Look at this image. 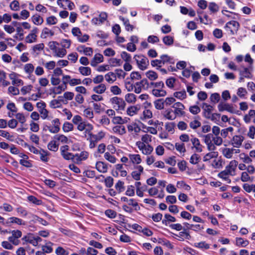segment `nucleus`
Returning <instances> with one entry per match:
<instances>
[{
	"label": "nucleus",
	"mask_w": 255,
	"mask_h": 255,
	"mask_svg": "<svg viewBox=\"0 0 255 255\" xmlns=\"http://www.w3.org/2000/svg\"><path fill=\"white\" fill-rule=\"evenodd\" d=\"M238 162L235 160L230 161L225 169L220 172L218 174V177L226 181L227 183H231V180L229 178V176H234L235 175V171L238 165Z\"/></svg>",
	"instance_id": "f257e3e1"
},
{
	"label": "nucleus",
	"mask_w": 255,
	"mask_h": 255,
	"mask_svg": "<svg viewBox=\"0 0 255 255\" xmlns=\"http://www.w3.org/2000/svg\"><path fill=\"white\" fill-rule=\"evenodd\" d=\"M133 58L135 59L138 67L141 70L147 68L149 65V60L147 57L143 55H135Z\"/></svg>",
	"instance_id": "f03ea898"
},
{
	"label": "nucleus",
	"mask_w": 255,
	"mask_h": 255,
	"mask_svg": "<svg viewBox=\"0 0 255 255\" xmlns=\"http://www.w3.org/2000/svg\"><path fill=\"white\" fill-rule=\"evenodd\" d=\"M203 138V141L207 145V149L209 151H215L217 148L214 144H213V134L212 133H208L207 134L202 135L201 136Z\"/></svg>",
	"instance_id": "7ed1b4c3"
},
{
	"label": "nucleus",
	"mask_w": 255,
	"mask_h": 255,
	"mask_svg": "<svg viewBox=\"0 0 255 255\" xmlns=\"http://www.w3.org/2000/svg\"><path fill=\"white\" fill-rule=\"evenodd\" d=\"M110 101L113 104L114 108L116 110H124L125 106L126 103L123 99L118 97H115L110 99Z\"/></svg>",
	"instance_id": "20e7f679"
},
{
	"label": "nucleus",
	"mask_w": 255,
	"mask_h": 255,
	"mask_svg": "<svg viewBox=\"0 0 255 255\" xmlns=\"http://www.w3.org/2000/svg\"><path fill=\"white\" fill-rule=\"evenodd\" d=\"M69 147L68 145H65L60 147V150L62 157L67 160H72L73 161L74 154L68 152Z\"/></svg>",
	"instance_id": "39448f33"
},
{
	"label": "nucleus",
	"mask_w": 255,
	"mask_h": 255,
	"mask_svg": "<svg viewBox=\"0 0 255 255\" xmlns=\"http://www.w3.org/2000/svg\"><path fill=\"white\" fill-rule=\"evenodd\" d=\"M73 162L80 164L82 161L86 160L89 157V152L86 151H83L80 153H76L74 154Z\"/></svg>",
	"instance_id": "423d86ee"
},
{
	"label": "nucleus",
	"mask_w": 255,
	"mask_h": 255,
	"mask_svg": "<svg viewBox=\"0 0 255 255\" xmlns=\"http://www.w3.org/2000/svg\"><path fill=\"white\" fill-rule=\"evenodd\" d=\"M218 108L220 112L227 111L231 113L237 114H239L238 113L239 112V111H235L232 105L227 103H220L218 106Z\"/></svg>",
	"instance_id": "0eeeda50"
},
{
	"label": "nucleus",
	"mask_w": 255,
	"mask_h": 255,
	"mask_svg": "<svg viewBox=\"0 0 255 255\" xmlns=\"http://www.w3.org/2000/svg\"><path fill=\"white\" fill-rule=\"evenodd\" d=\"M52 126H48L47 128L50 132L52 133H56L58 132L60 129V122L59 119H55L52 122Z\"/></svg>",
	"instance_id": "6e6552de"
},
{
	"label": "nucleus",
	"mask_w": 255,
	"mask_h": 255,
	"mask_svg": "<svg viewBox=\"0 0 255 255\" xmlns=\"http://www.w3.org/2000/svg\"><path fill=\"white\" fill-rule=\"evenodd\" d=\"M244 140V137L241 135H234L231 140V144L234 147L239 148L242 144Z\"/></svg>",
	"instance_id": "1a4fd4ad"
},
{
	"label": "nucleus",
	"mask_w": 255,
	"mask_h": 255,
	"mask_svg": "<svg viewBox=\"0 0 255 255\" xmlns=\"http://www.w3.org/2000/svg\"><path fill=\"white\" fill-rule=\"evenodd\" d=\"M253 67L251 65L249 68L243 67V69L239 70L240 76L245 77L246 78L252 79L253 75Z\"/></svg>",
	"instance_id": "9d476101"
},
{
	"label": "nucleus",
	"mask_w": 255,
	"mask_h": 255,
	"mask_svg": "<svg viewBox=\"0 0 255 255\" xmlns=\"http://www.w3.org/2000/svg\"><path fill=\"white\" fill-rule=\"evenodd\" d=\"M134 168L136 170L133 171L131 172V176L134 180H139L140 179V175L143 172V168L141 165H137Z\"/></svg>",
	"instance_id": "9b49d317"
},
{
	"label": "nucleus",
	"mask_w": 255,
	"mask_h": 255,
	"mask_svg": "<svg viewBox=\"0 0 255 255\" xmlns=\"http://www.w3.org/2000/svg\"><path fill=\"white\" fill-rule=\"evenodd\" d=\"M77 125V128L80 131L86 130V131L87 132L90 131L93 129V126L91 124L85 122H82Z\"/></svg>",
	"instance_id": "f8f14e48"
},
{
	"label": "nucleus",
	"mask_w": 255,
	"mask_h": 255,
	"mask_svg": "<svg viewBox=\"0 0 255 255\" xmlns=\"http://www.w3.org/2000/svg\"><path fill=\"white\" fill-rule=\"evenodd\" d=\"M77 50L79 52L83 53L87 56H91L93 53L92 48L85 47L84 45L79 46L77 48Z\"/></svg>",
	"instance_id": "ddd939ff"
},
{
	"label": "nucleus",
	"mask_w": 255,
	"mask_h": 255,
	"mask_svg": "<svg viewBox=\"0 0 255 255\" xmlns=\"http://www.w3.org/2000/svg\"><path fill=\"white\" fill-rule=\"evenodd\" d=\"M191 141L197 152H201L203 151V147L204 146L201 144L198 138L196 137L192 138L191 139Z\"/></svg>",
	"instance_id": "4468645a"
},
{
	"label": "nucleus",
	"mask_w": 255,
	"mask_h": 255,
	"mask_svg": "<svg viewBox=\"0 0 255 255\" xmlns=\"http://www.w3.org/2000/svg\"><path fill=\"white\" fill-rule=\"evenodd\" d=\"M183 225L185 226V227L183 228V230L186 231L188 230H192L194 231H198L199 230H201L203 228L200 225L197 224V225H193V224H190L187 223H184Z\"/></svg>",
	"instance_id": "2eb2a0df"
},
{
	"label": "nucleus",
	"mask_w": 255,
	"mask_h": 255,
	"mask_svg": "<svg viewBox=\"0 0 255 255\" xmlns=\"http://www.w3.org/2000/svg\"><path fill=\"white\" fill-rule=\"evenodd\" d=\"M160 58L162 60L163 65L167 63L173 64L175 63V59L174 58L167 54H163L160 56Z\"/></svg>",
	"instance_id": "dca6fc26"
},
{
	"label": "nucleus",
	"mask_w": 255,
	"mask_h": 255,
	"mask_svg": "<svg viewBox=\"0 0 255 255\" xmlns=\"http://www.w3.org/2000/svg\"><path fill=\"white\" fill-rule=\"evenodd\" d=\"M10 224H16L18 225H25L26 223L22 219L17 217H12L8 219V225L10 226Z\"/></svg>",
	"instance_id": "f3484780"
},
{
	"label": "nucleus",
	"mask_w": 255,
	"mask_h": 255,
	"mask_svg": "<svg viewBox=\"0 0 255 255\" xmlns=\"http://www.w3.org/2000/svg\"><path fill=\"white\" fill-rule=\"evenodd\" d=\"M119 19L123 21V24L125 26V29L127 31H131L133 30L134 29V26L129 23V21L128 18H126L122 16H120Z\"/></svg>",
	"instance_id": "a211bd4d"
},
{
	"label": "nucleus",
	"mask_w": 255,
	"mask_h": 255,
	"mask_svg": "<svg viewBox=\"0 0 255 255\" xmlns=\"http://www.w3.org/2000/svg\"><path fill=\"white\" fill-rule=\"evenodd\" d=\"M17 74L12 72L9 75V77L12 80V84L13 85L19 86L23 85V81L19 79H16Z\"/></svg>",
	"instance_id": "6ab92c4d"
},
{
	"label": "nucleus",
	"mask_w": 255,
	"mask_h": 255,
	"mask_svg": "<svg viewBox=\"0 0 255 255\" xmlns=\"http://www.w3.org/2000/svg\"><path fill=\"white\" fill-rule=\"evenodd\" d=\"M96 169L101 173H106L108 170L107 164L102 161H98L96 163Z\"/></svg>",
	"instance_id": "aec40b11"
},
{
	"label": "nucleus",
	"mask_w": 255,
	"mask_h": 255,
	"mask_svg": "<svg viewBox=\"0 0 255 255\" xmlns=\"http://www.w3.org/2000/svg\"><path fill=\"white\" fill-rule=\"evenodd\" d=\"M163 117L169 120H174L175 119V116L173 113V110L171 109L166 110L163 113Z\"/></svg>",
	"instance_id": "412c9836"
},
{
	"label": "nucleus",
	"mask_w": 255,
	"mask_h": 255,
	"mask_svg": "<svg viewBox=\"0 0 255 255\" xmlns=\"http://www.w3.org/2000/svg\"><path fill=\"white\" fill-rule=\"evenodd\" d=\"M128 129L129 132L133 131L135 133H138L140 130V128L135 123H132L128 126Z\"/></svg>",
	"instance_id": "4be33fe9"
},
{
	"label": "nucleus",
	"mask_w": 255,
	"mask_h": 255,
	"mask_svg": "<svg viewBox=\"0 0 255 255\" xmlns=\"http://www.w3.org/2000/svg\"><path fill=\"white\" fill-rule=\"evenodd\" d=\"M152 94L156 97H164L167 93L165 90L162 89H153Z\"/></svg>",
	"instance_id": "5701e85b"
},
{
	"label": "nucleus",
	"mask_w": 255,
	"mask_h": 255,
	"mask_svg": "<svg viewBox=\"0 0 255 255\" xmlns=\"http://www.w3.org/2000/svg\"><path fill=\"white\" fill-rule=\"evenodd\" d=\"M113 131L114 133L120 135H123L126 133V129L124 126L119 125L113 127Z\"/></svg>",
	"instance_id": "b1692460"
},
{
	"label": "nucleus",
	"mask_w": 255,
	"mask_h": 255,
	"mask_svg": "<svg viewBox=\"0 0 255 255\" xmlns=\"http://www.w3.org/2000/svg\"><path fill=\"white\" fill-rule=\"evenodd\" d=\"M239 27V23L235 20H231L229 21L225 25V27L227 28H231L233 27L236 32L238 30Z\"/></svg>",
	"instance_id": "393cba45"
},
{
	"label": "nucleus",
	"mask_w": 255,
	"mask_h": 255,
	"mask_svg": "<svg viewBox=\"0 0 255 255\" xmlns=\"http://www.w3.org/2000/svg\"><path fill=\"white\" fill-rule=\"evenodd\" d=\"M38 154L40 155V159L43 162H47L49 159L48 157L49 155V153L46 150L40 149V150H39V153Z\"/></svg>",
	"instance_id": "a878e982"
},
{
	"label": "nucleus",
	"mask_w": 255,
	"mask_h": 255,
	"mask_svg": "<svg viewBox=\"0 0 255 255\" xmlns=\"http://www.w3.org/2000/svg\"><path fill=\"white\" fill-rule=\"evenodd\" d=\"M211 152L206 154L203 157V161L204 162L208 161L211 159L217 158L218 155V153L215 151H210Z\"/></svg>",
	"instance_id": "bb28decb"
},
{
	"label": "nucleus",
	"mask_w": 255,
	"mask_h": 255,
	"mask_svg": "<svg viewBox=\"0 0 255 255\" xmlns=\"http://www.w3.org/2000/svg\"><path fill=\"white\" fill-rule=\"evenodd\" d=\"M106 80L110 84L114 83L117 79L116 75L115 73L110 72L105 76Z\"/></svg>",
	"instance_id": "cd10ccee"
},
{
	"label": "nucleus",
	"mask_w": 255,
	"mask_h": 255,
	"mask_svg": "<svg viewBox=\"0 0 255 255\" xmlns=\"http://www.w3.org/2000/svg\"><path fill=\"white\" fill-rule=\"evenodd\" d=\"M199 120L200 117L199 116L196 117L194 120L189 123L190 128L193 129H196L200 127L201 125V124L199 121Z\"/></svg>",
	"instance_id": "c85d7f7f"
},
{
	"label": "nucleus",
	"mask_w": 255,
	"mask_h": 255,
	"mask_svg": "<svg viewBox=\"0 0 255 255\" xmlns=\"http://www.w3.org/2000/svg\"><path fill=\"white\" fill-rule=\"evenodd\" d=\"M208 9L210 14H211L217 12L219 10L220 8L217 3L214 2H211L209 3Z\"/></svg>",
	"instance_id": "c756f323"
},
{
	"label": "nucleus",
	"mask_w": 255,
	"mask_h": 255,
	"mask_svg": "<svg viewBox=\"0 0 255 255\" xmlns=\"http://www.w3.org/2000/svg\"><path fill=\"white\" fill-rule=\"evenodd\" d=\"M165 219L162 220V223L163 224L167 226L169 222H175L176 221V218L171 215L166 214L164 215Z\"/></svg>",
	"instance_id": "7c9ffc66"
},
{
	"label": "nucleus",
	"mask_w": 255,
	"mask_h": 255,
	"mask_svg": "<svg viewBox=\"0 0 255 255\" xmlns=\"http://www.w3.org/2000/svg\"><path fill=\"white\" fill-rule=\"evenodd\" d=\"M93 90L97 94H102L104 93L106 90V87L105 84H101L98 86L95 87Z\"/></svg>",
	"instance_id": "2f4dec72"
},
{
	"label": "nucleus",
	"mask_w": 255,
	"mask_h": 255,
	"mask_svg": "<svg viewBox=\"0 0 255 255\" xmlns=\"http://www.w3.org/2000/svg\"><path fill=\"white\" fill-rule=\"evenodd\" d=\"M236 245L238 247H246L249 244L247 240H244L242 238H236Z\"/></svg>",
	"instance_id": "473e14b6"
},
{
	"label": "nucleus",
	"mask_w": 255,
	"mask_h": 255,
	"mask_svg": "<svg viewBox=\"0 0 255 255\" xmlns=\"http://www.w3.org/2000/svg\"><path fill=\"white\" fill-rule=\"evenodd\" d=\"M78 70L80 73L83 76H89L91 74V69L89 67L80 66Z\"/></svg>",
	"instance_id": "72a5a7b5"
},
{
	"label": "nucleus",
	"mask_w": 255,
	"mask_h": 255,
	"mask_svg": "<svg viewBox=\"0 0 255 255\" xmlns=\"http://www.w3.org/2000/svg\"><path fill=\"white\" fill-rule=\"evenodd\" d=\"M128 156L130 160L133 164H139L141 161L140 156L139 154H129Z\"/></svg>",
	"instance_id": "f704fd0d"
},
{
	"label": "nucleus",
	"mask_w": 255,
	"mask_h": 255,
	"mask_svg": "<svg viewBox=\"0 0 255 255\" xmlns=\"http://www.w3.org/2000/svg\"><path fill=\"white\" fill-rule=\"evenodd\" d=\"M152 117V112L148 109H145L142 112V115L141 116L140 119L141 120H145L146 119H150Z\"/></svg>",
	"instance_id": "c9c22d12"
},
{
	"label": "nucleus",
	"mask_w": 255,
	"mask_h": 255,
	"mask_svg": "<svg viewBox=\"0 0 255 255\" xmlns=\"http://www.w3.org/2000/svg\"><path fill=\"white\" fill-rule=\"evenodd\" d=\"M155 108L157 110H162L164 108L165 105L163 99H158L154 102Z\"/></svg>",
	"instance_id": "e433bc0d"
},
{
	"label": "nucleus",
	"mask_w": 255,
	"mask_h": 255,
	"mask_svg": "<svg viewBox=\"0 0 255 255\" xmlns=\"http://www.w3.org/2000/svg\"><path fill=\"white\" fill-rule=\"evenodd\" d=\"M234 152V148H226L223 150V154L227 158H231Z\"/></svg>",
	"instance_id": "4c0bfd02"
},
{
	"label": "nucleus",
	"mask_w": 255,
	"mask_h": 255,
	"mask_svg": "<svg viewBox=\"0 0 255 255\" xmlns=\"http://www.w3.org/2000/svg\"><path fill=\"white\" fill-rule=\"evenodd\" d=\"M32 22L36 25H41L43 22V19L40 15L35 14L32 16Z\"/></svg>",
	"instance_id": "58836bf2"
},
{
	"label": "nucleus",
	"mask_w": 255,
	"mask_h": 255,
	"mask_svg": "<svg viewBox=\"0 0 255 255\" xmlns=\"http://www.w3.org/2000/svg\"><path fill=\"white\" fill-rule=\"evenodd\" d=\"M162 41L165 45L167 46H171L173 43L174 39L173 37L167 35L163 37Z\"/></svg>",
	"instance_id": "ea45409f"
},
{
	"label": "nucleus",
	"mask_w": 255,
	"mask_h": 255,
	"mask_svg": "<svg viewBox=\"0 0 255 255\" xmlns=\"http://www.w3.org/2000/svg\"><path fill=\"white\" fill-rule=\"evenodd\" d=\"M125 100L128 103H135L136 101V96L133 93H128L126 95Z\"/></svg>",
	"instance_id": "a19ab883"
},
{
	"label": "nucleus",
	"mask_w": 255,
	"mask_h": 255,
	"mask_svg": "<svg viewBox=\"0 0 255 255\" xmlns=\"http://www.w3.org/2000/svg\"><path fill=\"white\" fill-rule=\"evenodd\" d=\"M54 138L63 143H67L68 141V138L63 134H57L54 136Z\"/></svg>",
	"instance_id": "79ce46f5"
},
{
	"label": "nucleus",
	"mask_w": 255,
	"mask_h": 255,
	"mask_svg": "<svg viewBox=\"0 0 255 255\" xmlns=\"http://www.w3.org/2000/svg\"><path fill=\"white\" fill-rule=\"evenodd\" d=\"M54 56L58 57H63L67 53L66 50L63 48H57L56 52H54Z\"/></svg>",
	"instance_id": "37998d69"
},
{
	"label": "nucleus",
	"mask_w": 255,
	"mask_h": 255,
	"mask_svg": "<svg viewBox=\"0 0 255 255\" xmlns=\"http://www.w3.org/2000/svg\"><path fill=\"white\" fill-rule=\"evenodd\" d=\"M27 200L29 202L36 205H40L42 203V201L41 200L37 199L36 197L32 195L28 196Z\"/></svg>",
	"instance_id": "c03bdc74"
},
{
	"label": "nucleus",
	"mask_w": 255,
	"mask_h": 255,
	"mask_svg": "<svg viewBox=\"0 0 255 255\" xmlns=\"http://www.w3.org/2000/svg\"><path fill=\"white\" fill-rule=\"evenodd\" d=\"M243 189L247 192H255V184L250 185L248 183H245L243 185Z\"/></svg>",
	"instance_id": "a18cd8bd"
},
{
	"label": "nucleus",
	"mask_w": 255,
	"mask_h": 255,
	"mask_svg": "<svg viewBox=\"0 0 255 255\" xmlns=\"http://www.w3.org/2000/svg\"><path fill=\"white\" fill-rule=\"evenodd\" d=\"M34 67L33 64L31 63H28L24 65V70L25 73L30 75L33 72Z\"/></svg>",
	"instance_id": "49530a36"
},
{
	"label": "nucleus",
	"mask_w": 255,
	"mask_h": 255,
	"mask_svg": "<svg viewBox=\"0 0 255 255\" xmlns=\"http://www.w3.org/2000/svg\"><path fill=\"white\" fill-rule=\"evenodd\" d=\"M151 65L152 67H156V69H158L163 66L162 60L160 58L159 59H155L151 61Z\"/></svg>",
	"instance_id": "de8ad7c7"
},
{
	"label": "nucleus",
	"mask_w": 255,
	"mask_h": 255,
	"mask_svg": "<svg viewBox=\"0 0 255 255\" xmlns=\"http://www.w3.org/2000/svg\"><path fill=\"white\" fill-rule=\"evenodd\" d=\"M62 129L65 132H69L73 130V125L69 122H66L63 125Z\"/></svg>",
	"instance_id": "09e8293b"
},
{
	"label": "nucleus",
	"mask_w": 255,
	"mask_h": 255,
	"mask_svg": "<svg viewBox=\"0 0 255 255\" xmlns=\"http://www.w3.org/2000/svg\"><path fill=\"white\" fill-rule=\"evenodd\" d=\"M146 76L151 81L155 80L158 78L157 74L152 71H149L146 73Z\"/></svg>",
	"instance_id": "8fccbe9b"
},
{
	"label": "nucleus",
	"mask_w": 255,
	"mask_h": 255,
	"mask_svg": "<svg viewBox=\"0 0 255 255\" xmlns=\"http://www.w3.org/2000/svg\"><path fill=\"white\" fill-rule=\"evenodd\" d=\"M49 150L56 151L58 149V145L56 144L55 140H52L49 142L47 145Z\"/></svg>",
	"instance_id": "3c124183"
},
{
	"label": "nucleus",
	"mask_w": 255,
	"mask_h": 255,
	"mask_svg": "<svg viewBox=\"0 0 255 255\" xmlns=\"http://www.w3.org/2000/svg\"><path fill=\"white\" fill-rule=\"evenodd\" d=\"M194 246L201 249L207 250L210 248L209 245L207 244L205 242L195 243Z\"/></svg>",
	"instance_id": "603ef678"
},
{
	"label": "nucleus",
	"mask_w": 255,
	"mask_h": 255,
	"mask_svg": "<svg viewBox=\"0 0 255 255\" xmlns=\"http://www.w3.org/2000/svg\"><path fill=\"white\" fill-rule=\"evenodd\" d=\"M66 89L67 86H64L62 84L54 88L53 92L55 94H61L62 91H65Z\"/></svg>",
	"instance_id": "864d4df0"
},
{
	"label": "nucleus",
	"mask_w": 255,
	"mask_h": 255,
	"mask_svg": "<svg viewBox=\"0 0 255 255\" xmlns=\"http://www.w3.org/2000/svg\"><path fill=\"white\" fill-rule=\"evenodd\" d=\"M178 236L180 238V239H179V240L181 241H184L183 237L188 240H189L191 238L189 233L187 232L185 230H183V231L179 232V235Z\"/></svg>",
	"instance_id": "5fc2aeb1"
},
{
	"label": "nucleus",
	"mask_w": 255,
	"mask_h": 255,
	"mask_svg": "<svg viewBox=\"0 0 255 255\" xmlns=\"http://www.w3.org/2000/svg\"><path fill=\"white\" fill-rule=\"evenodd\" d=\"M50 34L51 36H53L54 34V32L51 30H50L47 27H45L43 28L41 37L43 38H45L47 37V35Z\"/></svg>",
	"instance_id": "6e6d98bb"
},
{
	"label": "nucleus",
	"mask_w": 255,
	"mask_h": 255,
	"mask_svg": "<svg viewBox=\"0 0 255 255\" xmlns=\"http://www.w3.org/2000/svg\"><path fill=\"white\" fill-rule=\"evenodd\" d=\"M213 144H214L215 146H220L222 145L223 143V139L221 137L219 136V135H213Z\"/></svg>",
	"instance_id": "4d7b16f0"
},
{
	"label": "nucleus",
	"mask_w": 255,
	"mask_h": 255,
	"mask_svg": "<svg viewBox=\"0 0 255 255\" xmlns=\"http://www.w3.org/2000/svg\"><path fill=\"white\" fill-rule=\"evenodd\" d=\"M121 56L126 62H130L131 61V55L126 51H123L121 54Z\"/></svg>",
	"instance_id": "13d9d810"
},
{
	"label": "nucleus",
	"mask_w": 255,
	"mask_h": 255,
	"mask_svg": "<svg viewBox=\"0 0 255 255\" xmlns=\"http://www.w3.org/2000/svg\"><path fill=\"white\" fill-rule=\"evenodd\" d=\"M138 110V109L136 106H130L127 109V113L128 115L132 116L136 114Z\"/></svg>",
	"instance_id": "bf43d9fd"
},
{
	"label": "nucleus",
	"mask_w": 255,
	"mask_h": 255,
	"mask_svg": "<svg viewBox=\"0 0 255 255\" xmlns=\"http://www.w3.org/2000/svg\"><path fill=\"white\" fill-rule=\"evenodd\" d=\"M200 158V157L198 154L194 153L190 158V162L192 164H196L199 162Z\"/></svg>",
	"instance_id": "052dcab7"
},
{
	"label": "nucleus",
	"mask_w": 255,
	"mask_h": 255,
	"mask_svg": "<svg viewBox=\"0 0 255 255\" xmlns=\"http://www.w3.org/2000/svg\"><path fill=\"white\" fill-rule=\"evenodd\" d=\"M105 215L110 219H114L116 217L117 213L112 209H108L105 212Z\"/></svg>",
	"instance_id": "680f3d73"
},
{
	"label": "nucleus",
	"mask_w": 255,
	"mask_h": 255,
	"mask_svg": "<svg viewBox=\"0 0 255 255\" xmlns=\"http://www.w3.org/2000/svg\"><path fill=\"white\" fill-rule=\"evenodd\" d=\"M104 157L105 158V159L106 160H108L109 162H110L112 163H116V160H117L116 158L114 156L111 155L108 152H107L105 153Z\"/></svg>",
	"instance_id": "e2e57ef3"
},
{
	"label": "nucleus",
	"mask_w": 255,
	"mask_h": 255,
	"mask_svg": "<svg viewBox=\"0 0 255 255\" xmlns=\"http://www.w3.org/2000/svg\"><path fill=\"white\" fill-rule=\"evenodd\" d=\"M55 254L57 255H68L69 253L66 251L63 247H58L55 250Z\"/></svg>",
	"instance_id": "0e129e2a"
},
{
	"label": "nucleus",
	"mask_w": 255,
	"mask_h": 255,
	"mask_svg": "<svg viewBox=\"0 0 255 255\" xmlns=\"http://www.w3.org/2000/svg\"><path fill=\"white\" fill-rule=\"evenodd\" d=\"M174 96L176 98L180 99L183 100L186 98V93L185 91L183 90L180 92H176L174 93Z\"/></svg>",
	"instance_id": "69168bd1"
},
{
	"label": "nucleus",
	"mask_w": 255,
	"mask_h": 255,
	"mask_svg": "<svg viewBox=\"0 0 255 255\" xmlns=\"http://www.w3.org/2000/svg\"><path fill=\"white\" fill-rule=\"evenodd\" d=\"M134 187L133 185H129L128 186L127 190L126 191L125 194L127 196L130 197L133 196L134 195Z\"/></svg>",
	"instance_id": "338daca9"
},
{
	"label": "nucleus",
	"mask_w": 255,
	"mask_h": 255,
	"mask_svg": "<svg viewBox=\"0 0 255 255\" xmlns=\"http://www.w3.org/2000/svg\"><path fill=\"white\" fill-rule=\"evenodd\" d=\"M124 182L119 180L118 182L115 184V188L119 191V193L122 192L125 189L124 186Z\"/></svg>",
	"instance_id": "774afa93"
}]
</instances>
